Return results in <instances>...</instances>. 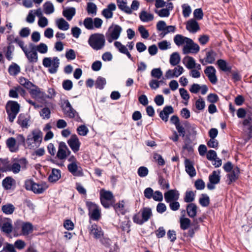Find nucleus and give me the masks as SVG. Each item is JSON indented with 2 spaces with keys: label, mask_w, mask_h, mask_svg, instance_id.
Returning a JSON list of instances; mask_svg holds the SVG:
<instances>
[{
  "label": "nucleus",
  "mask_w": 252,
  "mask_h": 252,
  "mask_svg": "<svg viewBox=\"0 0 252 252\" xmlns=\"http://www.w3.org/2000/svg\"><path fill=\"white\" fill-rule=\"evenodd\" d=\"M43 133L38 129L32 130L26 138L27 148L30 149L39 147L42 141Z\"/></svg>",
  "instance_id": "nucleus-1"
},
{
  "label": "nucleus",
  "mask_w": 252,
  "mask_h": 252,
  "mask_svg": "<svg viewBox=\"0 0 252 252\" xmlns=\"http://www.w3.org/2000/svg\"><path fill=\"white\" fill-rule=\"evenodd\" d=\"M88 42L92 49L96 51L100 50L105 46V36L102 33H94L90 36Z\"/></svg>",
  "instance_id": "nucleus-2"
},
{
  "label": "nucleus",
  "mask_w": 252,
  "mask_h": 252,
  "mask_svg": "<svg viewBox=\"0 0 252 252\" xmlns=\"http://www.w3.org/2000/svg\"><path fill=\"white\" fill-rule=\"evenodd\" d=\"M60 63V60L57 57H54L53 58L45 57L42 61L43 66L49 68L48 72L51 74H55L57 72Z\"/></svg>",
  "instance_id": "nucleus-3"
},
{
  "label": "nucleus",
  "mask_w": 252,
  "mask_h": 252,
  "mask_svg": "<svg viewBox=\"0 0 252 252\" xmlns=\"http://www.w3.org/2000/svg\"><path fill=\"white\" fill-rule=\"evenodd\" d=\"M25 187L27 190H32L37 194L42 193L47 188L45 184H38L31 180H27L25 182Z\"/></svg>",
  "instance_id": "nucleus-4"
},
{
  "label": "nucleus",
  "mask_w": 252,
  "mask_h": 252,
  "mask_svg": "<svg viewBox=\"0 0 252 252\" xmlns=\"http://www.w3.org/2000/svg\"><path fill=\"white\" fill-rule=\"evenodd\" d=\"M242 124L244 127H247L245 131L248 139H250L252 138V107L247 109V117L243 120Z\"/></svg>",
  "instance_id": "nucleus-5"
},
{
  "label": "nucleus",
  "mask_w": 252,
  "mask_h": 252,
  "mask_svg": "<svg viewBox=\"0 0 252 252\" xmlns=\"http://www.w3.org/2000/svg\"><path fill=\"white\" fill-rule=\"evenodd\" d=\"M86 205L89 210L90 219L94 220H98L100 218V211L98 206L92 202H87Z\"/></svg>",
  "instance_id": "nucleus-6"
},
{
  "label": "nucleus",
  "mask_w": 252,
  "mask_h": 252,
  "mask_svg": "<svg viewBox=\"0 0 252 252\" xmlns=\"http://www.w3.org/2000/svg\"><path fill=\"white\" fill-rule=\"evenodd\" d=\"M71 152L64 142H60L56 157L60 160H64L69 156Z\"/></svg>",
  "instance_id": "nucleus-7"
},
{
  "label": "nucleus",
  "mask_w": 252,
  "mask_h": 252,
  "mask_svg": "<svg viewBox=\"0 0 252 252\" xmlns=\"http://www.w3.org/2000/svg\"><path fill=\"white\" fill-rule=\"evenodd\" d=\"M189 41H188L186 45L183 48V53L184 54H188L189 53L196 54L200 50L199 45L195 43L193 41L189 38Z\"/></svg>",
  "instance_id": "nucleus-8"
},
{
  "label": "nucleus",
  "mask_w": 252,
  "mask_h": 252,
  "mask_svg": "<svg viewBox=\"0 0 252 252\" xmlns=\"http://www.w3.org/2000/svg\"><path fill=\"white\" fill-rule=\"evenodd\" d=\"M32 97L35 99H39L42 100H46V94L36 85L33 84L32 87L28 90Z\"/></svg>",
  "instance_id": "nucleus-9"
},
{
  "label": "nucleus",
  "mask_w": 252,
  "mask_h": 252,
  "mask_svg": "<svg viewBox=\"0 0 252 252\" xmlns=\"http://www.w3.org/2000/svg\"><path fill=\"white\" fill-rule=\"evenodd\" d=\"M62 107L63 114L66 117L71 119L75 117L77 112L73 108L68 100H64Z\"/></svg>",
  "instance_id": "nucleus-10"
},
{
  "label": "nucleus",
  "mask_w": 252,
  "mask_h": 252,
  "mask_svg": "<svg viewBox=\"0 0 252 252\" xmlns=\"http://www.w3.org/2000/svg\"><path fill=\"white\" fill-rule=\"evenodd\" d=\"M108 31L110 32V37L107 40L109 42H111L113 40L119 38L122 31V28L118 25H112L109 28Z\"/></svg>",
  "instance_id": "nucleus-11"
},
{
  "label": "nucleus",
  "mask_w": 252,
  "mask_h": 252,
  "mask_svg": "<svg viewBox=\"0 0 252 252\" xmlns=\"http://www.w3.org/2000/svg\"><path fill=\"white\" fill-rule=\"evenodd\" d=\"M68 171L74 176L82 177L84 173L82 168L78 166L77 163H70L67 165Z\"/></svg>",
  "instance_id": "nucleus-12"
},
{
  "label": "nucleus",
  "mask_w": 252,
  "mask_h": 252,
  "mask_svg": "<svg viewBox=\"0 0 252 252\" xmlns=\"http://www.w3.org/2000/svg\"><path fill=\"white\" fill-rule=\"evenodd\" d=\"M67 144L74 153L77 152L80 149L81 143L76 134H72L67 140Z\"/></svg>",
  "instance_id": "nucleus-13"
},
{
  "label": "nucleus",
  "mask_w": 252,
  "mask_h": 252,
  "mask_svg": "<svg viewBox=\"0 0 252 252\" xmlns=\"http://www.w3.org/2000/svg\"><path fill=\"white\" fill-rule=\"evenodd\" d=\"M179 196V192L176 189H170L164 193L165 201L167 203L173 201H177Z\"/></svg>",
  "instance_id": "nucleus-14"
},
{
  "label": "nucleus",
  "mask_w": 252,
  "mask_h": 252,
  "mask_svg": "<svg viewBox=\"0 0 252 252\" xmlns=\"http://www.w3.org/2000/svg\"><path fill=\"white\" fill-rule=\"evenodd\" d=\"M88 229L90 234L93 235L95 239H101L103 236V232L101 228L94 223L89 226Z\"/></svg>",
  "instance_id": "nucleus-15"
},
{
  "label": "nucleus",
  "mask_w": 252,
  "mask_h": 252,
  "mask_svg": "<svg viewBox=\"0 0 252 252\" xmlns=\"http://www.w3.org/2000/svg\"><path fill=\"white\" fill-rule=\"evenodd\" d=\"M30 50L28 49L25 51L24 54L27 58L29 63H34L38 61V55L37 53L34 49H32V46H29Z\"/></svg>",
  "instance_id": "nucleus-16"
},
{
  "label": "nucleus",
  "mask_w": 252,
  "mask_h": 252,
  "mask_svg": "<svg viewBox=\"0 0 252 252\" xmlns=\"http://www.w3.org/2000/svg\"><path fill=\"white\" fill-rule=\"evenodd\" d=\"M0 228L1 232L6 234L11 233L13 229L11 220L7 219L0 222Z\"/></svg>",
  "instance_id": "nucleus-17"
},
{
  "label": "nucleus",
  "mask_w": 252,
  "mask_h": 252,
  "mask_svg": "<svg viewBox=\"0 0 252 252\" xmlns=\"http://www.w3.org/2000/svg\"><path fill=\"white\" fill-rule=\"evenodd\" d=\"M173 112L174 109L172 106H165L159 113V116L162 121L167 122L168 120L169 115Z\"/></svg>",
  "instance_id": "nucleus-18"
},
{
  "label": "nucleus",
  "mask_w": 252,
  "mask_h": 252,
  "mask_svg": "<svg viewBox=\"0 0 252 252\" xmlns=\"http://www.w3.org/2000/svg\"><path fill=\"white\" fill-rule=\"evenodd\" d=\"M186 29L190 32L195 33L200 30V27L195 19H191L187 22Z\"/></svg>",
  "instance_id": "nucleus-19"
},
{
  "label": "nucleus",
  "mask_w": 252,
  "mask_h": 252,
  "mask_svg": "<svg viewBox=\"0 0 252 252\" xmlns=\"http://www.w3.org/2000/svg\"><path fill=\"white\" fill-rule=\"evenodd\" d=\"M116 9V6L115 4L111 3L107 5V8L102 11L101 14L105 18L110 19L113 17V11H115Z\"/></svg>",
  "instance_id": "nucleus-20"
},
{
  "label": "nucleus",
  "mask_w": 252,
  "mask_h": 252,
  "mask_svg": "<svg viewBox=\"0 0 252 252\" xmlns=\"http://www.w3.org/2000/svg\"><path fill=\"white\" fill-rule=\"evenodd\" d=\"M185 166L186 172L191 177L196 175V172L193 166V163L190 160L186 158L185 160Z\"/></svg>",
  "instance_id": "nucleus-21"
},
{
  "label": "nucleus",
  "mask_w": 252,
  "mask_h": 252,
  "mask_svg": "<svg viewBox=\"0 0 252 252\" xmlns=\"http://www.w3.org/2000/svg\"><path fill=\"white\" fill-rule=\"evenodd\" d=\"M30 120V117L24 114H20L18 116L17 123L22 128H28L30 125L29 122Z\"/></svg>",
  "instance_id": "nucleus-22"
},
{
  "label": "nucleus",
  "mask_w": 252,
  "mask_h": 252,
  "mask_svg": "<svg viewBox=\"0 0 252 252\" xmlns=\"http://www.w3.org/2000/svg\"><path fill=\"white\" fill-rule=\"evenodd\" d=\"M239 173L240 169L236 166L230 173L227 175L228 179V184L230 185L232 183L235 182L238 179Z\"/></svg>",
  "instance_id": "nucleus-23"
},
{
  "label": "nucleus",
  "mask_w": 252,
  "mask_h": 252,
  "mask_svg": "<svg viewBox=\"0 0 252 252\" xmlns=\"http://www.w3.org/2000/svg\"><path fill=\"white\" fill-rule=\"evenodd\" d=\"M7 147L11 152L15 153L18 151V146H16V141L14 137L8 138L6 141Z\"/></svg>",
  "instance_id": "nucleus-24"
},
{
  "label": "nucleus",
  "mask_w": 252,
  "mask_h": 252,
  "mask_svg": "<svg viewBox=\"0 0 252 252\" xmlns=\"http://www.w3.org/2000/svg\"><path fill=\"white\" fill-rule=\"evenodd\" d=\"M197 207L195 203H191L187 205L186 210L188 215L191 218H194L197 214Z\"/></svg>",
  "instance_id": "nucleus-25"
},
{
  "label": "nucleus",
  "mask_w": 252,
  "mask_h": 252,
  "mask_svg": "<svg viewBox=\"0 0 252 252\" xmlns=\"http://www.w3.org/2000/svg\"><path fill=\"white\" fill-rule=\"evenodd\" d=\"M15 184V180L10 176L5 177L2 181V186L5 190L10 189Z\"/></svg>",
  "instance_id": "nucleus-26"
},
{
  "label": "nucleus",
  "mask_w": 252,
  "mask_h": 252,
  "mask_svg": "<svg viewBox=\"0 0 252 252\" xmlns=\"http://www.w3.org/2000/svg\"><path fill=\"white\" fill-rule=\"evenodd\" d=\"M75 13L76 9L73 7H66L63 11V15L65 17L68 21H70L75 15Z\"/></svg>",
  "instance_id": "nucleus-27"
},
{
  "label": "nucleus",
  "mask_w": 252,
  "mask_h": 252,
  "mask_svg": "<svg viewBox=\"0 0 252 252\" xmlns=\"http://www.w3.org/2000/svg\"><path fill=\"white\" fill-rule=\"evenodd\" d=\"M55 24L58 29L61 30L67 31L69 28V24L63 18L56 19Z\"/></svg>",
  "instance_id": "nucleus-28"
},
{
  "label": "nucleus",
  "mask_w": 252,
  "mask_h": 252,
  "mask_svg": "<svg viewBox=\"0 0 252 252\" xmlns=\"http://www.w3.org/2000/svg\"><path fill=\"white\" fill-rule=\"evenodd\" d=\"M29 46H32V49H34L36 52H38L41 54H45L48 51V46L44 43H40L37 45L30 43Z\"/></svg>",
  "instance_id": "nucleus-29"
},
{
  "label": "nucleus",
  "mask_w": 252,
  "mask_h": 252,
  "mask_svg": "<svg viewBox=\"0 0 252 252\" xmlns=\"http://www.w3.org/2000/svg\"><path fill=\"white\" fill-rule=\"evenodd\" d=\"M61 170L53 168L52 170L51 173L48 177V181L52 183L56 182L61 178Z\"/></svg>",
  "instance_id": "nucleus-30"
},
{
  "label": "nucleus",
  "mask_w": 252,
  "mask_h": 252,
  "mask_svg": "<svg viewBox=\"0 0 252 252\" xmlns=\"http://www.w3.org/2000/svg\"><path fill=\"white\" fill-rule=\"evenodd\" d=\"M220 170L213 171L212 173L209 176V182L213 184H218L220 180Z\"/></svg>",
  "instance_id": "nucleus-31"
},
{
  "label": "nucleus",
  "mask_w": 252,
  "mask_h": 252,
  "mask_svg": "<svg viewBox=\"0 0 252 252\" xmlns=\"http://www.w3.org/2000/svg\"><path fill=\"white\" fill-rule=\"evenodd\" d=\"M117 4L119 8L125 13L130 14L132 13V10L127 5L126 1L123 0H117Z\"/></svg>",
  "instance_id": "nucleus-32"
},
{
  "label": "nucleus",
  "mask_w": 252,
  "mask_h": 252,
  "mask_svg": "<svg viewBox=\"0 0 252 252\" xmlns=\"http://www.w3.org/2000/svg\"><path fill=\"white\" fill-rule=\"evenodd\" d=\"M22 232L23 235L27 236L33 231V225L29 222H23L21 226Z\"/></svg>",
  "instance_id": "nucleus-33"
},
{
  "label": "nucleus",
  "mask_w": 252,
  "mask_h": 252,
  "mask_svg": "<svg viewBox=\"0 0 252 252\" xmlns=\"http://www.w3.org/2000/svg\"><path fill=\"white\" fill-rule=\"evenodd\" d=\"M216 52L213 50L206 52L205 58V62L210 64L213 63L216 60Z\"/></svg>",
  "instance_id": "nucleus-34"
},
{
  "label": "nucleus",
  "mask_w": 252,
  "mask_h": 252,
  "mask_svg": "<svg viewBox=\"0 0 252 252\" xmlns=\"http://www.w3.org/2000/svg\"><path fill=\"white\" fill-rule=\"evenodd\" d=\"M10 108V112L18 114L20 110V105L16 101L9 100L6 104V109Z\"/></svg>",
  "instance_id": "nucleus-35"
},
{
  "label": "nucleus",
  "mask_w": 252,
  "mask_h": 252,
  "mask_svg": "<svg viewBox=\"0 0 252 252\" xmlns=\"http://www.w3.org/2000/svg\"><path fill=\"white\" fill-rule=\"evenodd\" d=\"M189 38L185 37L181 34H178L174 36V42L177 46H180L183 45L184 43L187 44L188 41H189Z\"/></svg>",
  "instance_id": "nucleus-36"
},
{
  "label": "nucleus",
  "mask_w": 252,
  "mask_h": 252,
  "mask_svg": "<svg viewBox=\"0 0 252 252\" xmlns=\"http://www.w3.org/2000/svg\"><path fill=\"white\" fill-rule=\"evenodd\" d=\"M139 18L141 21L144 22H148L154 19V15L143 10L139 13Z\"/></svg>",
  "instance_id": "nucleus-37"
},
{
  "label": "nucleus",
  "mask_w": 252,
  "mask_h": 252,
  "mask_svg": "<svg viewBox=\"0 0 252 252\" xmlns=\"http://www.w3.org/2000/svg\"><path fill=\"white\" fill-rule=\"evenodd\" d=\"M141 212V217L145 222L147 221L152 216V210L150 208L144 207Z\"/></svg>",
  "instance_id": "nucleus-38"
},
{
  "label": "nucleus",
  "mask_w": 252,
  "mask_h": 252,
  "mask_svg": "<svg viewBox=\"0 0 252 252\" xmlns=\"http://www.w3.org/2000/svg\"><path fill=\"white\" fill-rule=\"evenodd\" d=\"M43 11L46 14H51L55 11L54 6L50 1H46L43 5Z\"/></svg>",
  "instance_id": "nucleus-39"
},
{
  "label": "nucleus",
  "mask_w": 252,
  "mask_h": 252,
  "mask_svg": "<svg viewBox=\"0 0 252 252\" xmlns=\"http://www.w3.org/2000/svg\"><path fill=\"white\" fill-rule=\"evenodd\" d=\"M217 64L219 68L223 71L230 72L231 70V67L230 66H228L226 62L224 60L220 59L218 60Z\"/></svg>",
  "instance_id": "nucleus-40"
},
{
  "label": "nucleus",
  "mask_w": 252,
  "mask_h": 252,
  "mask_svg": "<svg viewBox=\"0 0 252 252\" xmlns=\"http://www.w3.org/2000/svg\"><path fill=\"white\" fill-rule=\"evenodd\" d=\"M15 208L14 205L11 203H7L3 205L1 207V210L3 213L6 215H11L15 211Z\"/></svg>",
  "instance_id": "nucleus-41"
},
{
  "label": "nucleus",
  "mask_w": 252,
  "mask_h": 252,
  "mask_svg": "<svg viewBox=\"0 0 252 252\" xmlns=\"http://www.w3.org/2000/svg\"><path fill=\"white\" fill-rule=\"evenodd\" d=\"M180 56L178 52H174L170 55L169 62L172 66L177 65L180 62Z\"/></svg>",
  "instance_id": "nucleus-42"
},
{
  "label": "nucleus",
  "mask_w": 252,
  "mask_h": 252,
  "mask_svg": "<svg viewBox=\"0 0 252 252\" xmlns=\"http://www.w3.org/2000/svg\"><path fill=\"white\" fill-rule=\"evenodd\" d=\"M20 72V67L16 63H13L8 67V72L11 75H17Z\"/></svg>",
  "instance_id": "nucleus-43"
},
{
  "label": "nucleus",
  "mask_w": 252,
  "mask_h": 252,
  "mask_svg": "<svg viewBox=\"0 0 252 252\" xmlns=\"http://www.w3.org/2000/svg\"><path fill=\"white\" fill-rule=\"evenodd\" d=\"M87 11L89 14L92 16H95L97 12V6L96 4L93 2H89L87 3Z\"/></svg>",
  "instance_id": "nucleus-44"
},
{
  "label": "nucleus",
  "mask_w": 252,
  "mask_h": 252,
  "mask_svg": "<svg viewBox=\"0 0 252 252\" xmlns=\"http://www.w3.org/2000/svg\"><path fill=\"white\" fill-rule=\"evenodd\" d=\"M113 206L116 212H119L122 215L125 214V211L124 210L125 202L124 200L119 201L118 203L115 204Z\"/></svg>",
  "instance_id": "nucleus-45"
},
{
  "label": "nucleus",
  "mask_w": 252,
  "mask_h": 252,
  "mask_svg": "<svg viewBox=\"0 0 252 252\" xmlns=\"http://www.w3.org/2000/svg\"><path fill=\"white\" fill-rule=\"evenodd\" d=\"M180 227L182 230H186L190 225L191 221L187 218H182L180 219Z\"/></svg>",
  "instance_id": "nucleus-46"
},
{
  "label": "nucleus",
  "mask_w": 252,
  "mask_h": 252,
  "mask_svg": "<svg viewBox=\"0 0 252 252\" xmlns=\"http://www.w3.org/2000/svg\"><path fill=\"white\" fill-rule=\"evenodd\" d=\"M195 193L192 191H186L184 198V201L186 203H191L194 200Z\"/></svg>",
  "instance_id": "nucleus-47"
},
{
  "label": "nucleus",
  "mask_w": 252,
  "mask_h": 252,
  "mask_svg": "<svg viewBox=\"0 0 252 252\" xmlns=\"http://www.w3.org/2000/svg\"><path fill=\"white\" fill-rule=\"evenodd\" d=\"M19 83L24 87L27 90L31 89L33 86V83L30 82L28 79H26L25 77H21L19 79Z\"/></svg>",
  "instance_id": "nucleus-48"
},
{
  "label": "nucleus",
  "mask_w": 252,
  "mask_h": 252,
  "mask_svg": "<svg viewBox=\"0 0 252 252\" xmlns=\"http://www.w3.org/2000/svg\"><path fill=\"white\" fill-rule=\"evenodd\" d=\"M199 203L202 207H207L210 204L209 197L206 194H202Z\"/></svg>",
  "instance_id": "nucleus-49"
},
{
  "label": "nucleus",
  "mask_w": 252,
  "mask_h": 252,
  "mask_svg": "<svg viewBox=\"0 0 252 252\" xmlns=\"http://www.w3.org/2000/svg\"><path fill=\"white\" fill-rule=\"evenodd\" d=\"M158 183L162 189H169L170 185L162 176L159 175L158 178Z\"/></svg>",
  "instance_id": "nucleus-50"
},
{
  "label": "nucleus",
  "mask_w": 252,
  "mask_h": 252,
  "mask_svg": "<svg viewBox=\"0 0 252 252\" xmlns=\"http://www.w3.org/2000/svg\"><path fill=\"white\" fill-rule=\"evenodd\" d=\"M184 60H187V64L186 66L189 69H191L195 68V61L193 58L190 56L186 57Z\"/></svg>",
  "instance_id": "nucleus-51"
},
{
  "label": "nucleus",
  "mask_w": 252,
  "mask_h": 252,
  "mask_svg": "<svg viewBox=\"0 0 252 252\" xmlns=\"http://www.w3.org/2000/svg\"><path fill=\"white\" fill-rule=\"evenodd\" d=\"M182 8L183 16L185 18L189 17L191 13V8L190 5L188 3H184L182 5Z\"/></svg>",
  "instance_id": "nucleus-52"
},
{
  "label": "nucleus",
  "mask_w": 252,
  "mask_h": 252,
  "mask_svg": "<svg viewBox=\"0 0 252 252\" xmlns=\"http://www.w3.org/2000/svg\"><path fill=\"white\" fill-rule=\"evenodd\" d=\"M106 83V81L105 79L101 76H99L97 78L94 85L96 88L102 90L104 88Z\"/></svg>",
  "instance_id": "nucleus-53"
},
{
  "label": "nucleus",
  "mask_w": 252,
  "mask_h": 252,
  "mask_svg": "<svg viewBox=\"0 0 252 252\" xmlns=\"http://www.w3.org/2000/svg\"><path fill=\"white\" fill-rule=\"evenodd\" d=\"M83 25L87 30L94 29L93 19L91 17L86 18L83 21Z\"/></svg>",
  "instance_id": "nucleus-54"
},
{
  "label": "nucleus",
  "mask_w": 252,
  "mask_h": 252,
  "mask_svg": "<svg viewBox=\"0 0 252 252\" xmlns=\"http://www.w3.org/2000/svg\"><path fill=\"white\" fill-rule=\"evenodd\" d=\"M51 111L49 108L44 107L40 112V115L43 119H49L50 118Z\"/></svg>",
  "instance_id": "nucleus-55"
},
{
  "label": "nucleus",
  "mask_w": 252,
  "mask_h": 252,
  "mask_svg": "<svg viewBox=\"0 0 252 252\" xmlns=\"http://www.w3.org/2000/svg\"><path fill=\"white\" fill-rule=\"evenodd\" d=\"M151 75L154 78L160 79L162 75V71L160 68H155L152 70Z\"/></svg>",
  "instance_id": "nucleus-56"
},
{
  "label": "nucleus",
  "mask_w": 252,
  "mask_h": 252,
  "mask_svg": "<svg viewBox=\"0 0 252 252\" xmlns=\"http://www.w3.org/2000/svg\"><path fill=\"white\" fill-rule=\"evenodd\" d=\"M77 131L79 135L86 136L89 132V129L85 125H81L77 128Z\"/></svg>",
  "instance_id": "nucleus-57"
},
{
  "label": "nucleus",
  "mask_w": 252,
  "mask_h": 252,
  "mask_svg": "<svg viewBox=\"0 0 252 252\" xmlns=\"http://www.w3.org/2000/svg\"><path fill=\"white\" fill-rule=\"evenodd\" d=\"M193 14L194 19L198 20L202 19L204 15L203 10L201 8L195 9Z\"/></svg>",
  "instance_id": "nucleus-58"
},
{
  "label": "nucleus",
  "mask_w": 252,
  "mask_h": 252,
  "mask_svg": "<svg viewBox=\"0 0 252 252\" xmlns=\"http://www.w3.org/2000/svg\"><path fill=\"white\" fill-rule=\"evenodd\" d=\"M114 46L118 50V51L122 54H124L126 52V51H128L126 46L123 45L119 41H115L114 42Z\"/></svg>",
  "instance_id": "nucleus-59"
},
{
  "label": "nucleus",
  "mask_w": 252,
  "mask_h": 252,
  "mask_svg": "<svg viewBox=\"0 0 252 252\" xmlns=\"http://www.w3.org/2000/svg\"><path fill=\"white\" fill-rule=\"evenodd\" d=\"M195 107L198 110H202L204 109L205 107V103L201 97H199V98L196 101Z\"/></svg>",
  "instance_id": "nucleus-60"
},
{
  "label": "nucleus",
  "mask_w": 252,
  "mask_h": 252,
  "mask_svg": "<svg viewBox=\"0 0 252 252\" xmlns=\"http://www.w3.org/2000/svg\"><path fill=\"white\" fill-rule=\"evenodd\" d=\"M149 170L146 167L140 166L137 170V174L140 177H145L148 174Z\"/></svg>",
  "instance_id": "nucleus-61"
},
{
  "label": "nucleus",
  "mask_w": 252,
  "mask_h": 252,
  "mask_svg": "<svg viewBox=\"0 0 252 252\" xmlns=\"http://www.w3.org/2000/svg\"><path fill=\"white\" fill-rule=\"evenodd\" d=\"M138 31L143 38L147 39L149 36L148 30H147L143 26L141 25L138 27Z\"/></svg>",
  "instance_id": "nucleus-62"
},
{
  "label": "nucleus",
  "mask_w": 252,
  "mask_h": 252,
  "mask_svg": "<svg viewBox=\"0 0 252 252\" xmlns=\"http://www.w3.org/2000/svg\"><path fill=\"white\" fill-rule=\"evenodd\" d=\"M100 199L111 200L113 198L112 193L110 191H102L100 192Z\"/></svg>",
  "instance_id": "nucleus-63"
},
{
  "label": "nucleus",
  "mask_w": 252,
  "mask_h": 252,
  "mask_svg": "<svg viewBox=\"0 0 252 252\" xmlns=\"http://www.w3.org/2000/svg\"><path fill=\"white\" fill-rule=\"evenodd\" d=\"M155 12L160 17H167L170 15L169 9L162 8L159 10H155Z\"/></svg>",
  "instance_id": "nucleus-64"
}]
</instances>
